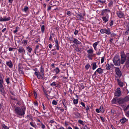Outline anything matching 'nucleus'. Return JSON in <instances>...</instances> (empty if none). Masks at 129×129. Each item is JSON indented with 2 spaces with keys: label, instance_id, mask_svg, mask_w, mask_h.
I'll return each mask as SVG.
<instances>
[{
  "label": "nucleus",
  "instance_id": "55",
  "mask_svg": "<svg viewBox=\"0 0 129 129\" xmlns=\"http://www.w3.org/2000/svg\"><path fill=\"white\" fill-rule=\"evenodd\" d=\"M78 31L76 30L75 29L74 32V34L75 35H77V34L78 33Z\"/></svg>",
  "mask_w": 129,
  "mask_h": 129
},
{
  "label": "nucleus",
  "instance_id": "47",
  "mask_svg": "<svg viewBox=\"0 0 129 129\" xmlns=\"http://www.w3.org/2000/svg\"><path fill=\"white\" fill-rule=\"evenodd\" d=\"M56 83V82H53L52 83L50 84V85L51 86H54L55 87Z\"/></svg>",
  "mask_w": 129,
  "mask_h": 129
},
{
  "label": "nucleus",
  "instance_id": "2",
  "mask_svg": "<svg viewBox=\"0 0 129 129\" xmlns=\"http://www.w3.org/2000/svg\"><path fill=\"white\" fill-rule=\"evenodd\" d=\"M25 107L22 106L21 108L19 107H16L15 109V113L17 115L20 116H22L25 114Z\"/></svg>",
  "mask_w": 129,
  "mask_h": 129
},
{
  "label": "nucleus",
  "instance_id": "21",
  "mask_svg": "<svg viewBox=\"0 0 129 129\" xmlns=\"http://www.w3.org/2000/svg\"><path fill=\"white\" fill-rule=\"evenodd\" d=\"M96 71H97V72L98 73L100 74L103 72V70L101 68H99L96 70Z\"/></svg>",
  "mask_w": 129,
  "mask_h": 129
},
{
  "label": "nucleus",
  "instance_id": "60",
  "mask_svg": "<svg viewBox=\"0 0 129 129\" xmlns=\"http://www.w3.org/2000/svg\"><path fill=\"white\" fill-rule=\"evenodd\" d=\"M113 4V2L112 1H111L108 4V6H110L111 5H112Z\"/></svg>",
  "mask_w": 129,
  "mask_h": 129
},
{
  "label": "nucleus",
  "instance_id": "42",
  "mask_svg": "<svg viewBox=\"0 0 129 129\" xmlns=\"http://www.w3.org/2000/svg\"><path fill=\"white\" fill-rule=\"evenodd\" d=\"M78 99H74L73 100V103H74L75 104H77L78 102Z\"/></svg>",
  "mask_w": 129,
  "mask_h": 129
},
{
  "label": "nucleus",
  "instance_id": "50",
  "mask_svg": "<svg viewBox=\"0 0 129 129\" xmlns=\"http://www.w3.org/2000/svg\"><path fill=\"white\" fill-rule=\"evenodd\" d=\"M10 98L11 100H14L17 101V99H15L14 97L12 96H10Z\"/></svg>",
  "mask_w": 129,
  "mask_h": 129
},
{
  "label": "nucleus",
  "instance_id": "3",
  "mask_svg": "<svg viewBox=\"0 0 129 129\" xmlns=\"http://www.w3.org/2000/svg\"><path fill=\"white\" fill-rule=\"evenodd\" d=\"M113 62L114 64L117 66H119L120 64V59L118 56H115L113 59Z\"/></svg>",
  "mask_w": 129,
  "mask_h": 129
},
{
  "label": "nucleus",
  "instance_id": "49",
  "mask_svg": "<svg viewBox=\"0 0 129 129\" xmlns=\"http://www.w3.org/2000/svg\"><path fill=\"white\" fill-rule=\"evenodd\" d=\"M67 15H68L69 16H70L72 15L71 12L70 11H68L67 12Z\"/></svg>",
  "mask_w": 129,
  "mask_h": 129
},
{
  "label": "nucleus",
  "instance_id": "7",
  "mask_svg": "<svg viewBox=\"0 0 129 129\" xmlns=\"http://www.w3.org/2000/svg\"><path fill=\"white\" fill-rule=\"evenodd\" d=\"M116 74L117 76L120 77L122 75V73L119 68L116 67L115 69Z\"/></svg>",
  "mask_w": 129,
  "mask_h": 129
},
{
  "label": "nucleus",
  "instance_id": "30",
  "mask_svg": "<svg viewBox=\"0 0 129 129\" xmlns=\"http://www.w3.org/2000/svg\"><path fill=\"white\" fill-rule=\"evenodd\" d=\"M26 49L29 53H30L32 50V49L29 46L27 47L26 48Z\"/></svg>",
  "mask_w": 129,
  "mask_h": 129
},
{
  "label": "nucleus",
  "instance_id": "20",
  "mask_svg": "<svg viewBox=\"0 0 129 129\" xmlns=\"http://www.w3.org/2000/svg\"><path fill=\"white\" fill-rule=\"evenodd\" d=\"M0 91L2 93V94H3L4 93L5 90L4 88L3 85H0Z\"/></svg>",
  "mask_w": 129,
  "mask_h": 129
},
{
  "label": "nucleus",
  "instance_id": "53",
  "mask_svg": "<svg viewBox=\"0 0 129 129\" xmlns=\"http://www.w3.org/2000/svg\"><path fill=\"white\" fill-rule=\"evenodd\" d=\"M16 49V48L10 47L9 49V51H12L13 49Z\"/></svg>",
  "mask_w": 129,
  "mask_h": 129
},
{
  "label": "nucleus",
  "instance_id": "56",
  "mask_svg": "<svg viewBox=\"0 0 129 129\" xmlns=\"http://www.w3.org/2000/svg\"><path fill=\"white\" fill-rule=\"evenodd\" d=\"M4 77L3 75L2 74H0V79H3Z\"/></svg>",
  "mask_w": 129,
  "mask_h": 129
},
{
  "label": "nucleus",
  "instance_id": "59",
  "mask_svg": "<svg viewBox=\"0 0 129 129\" xmlns=\"http://www.w3.org/2000/svg\"><path fill=\"white\" fill-rule=\"evenodd\" d=\"M3 83V79H0V85H2Z\"/></svg>",
  "mask_w": 129,
  "mask_h": 129
},
{
  "label": "nucleus",
  "instance_id": "32",
  "mask_svg": "<svg viewBox=\"0 0 129 129\" xmlns=\"http://www.w3.org/2000/svg\"><path fill=\"white\" fill-rule=\"evenodd\" d=\"M110 68H111V66H110L108 63H107L106 65V69L107 70H109Z\"/></svg>",
  "mask_w": 129,
  "mask_h": 129
},
{
  "label": "nucleus",
  "instance_id": "8",
  "mask_svg": "<svg viewBox=\"0 0 129 129\" xmlns=\"http://www.w3.org/2000/svg\"><path fill=\"white\" fill-rule=\"evenodd\" d=\"M117 16L120 18H123L124 17V14L121 11H117L116 13Z\"/></svg>",
  "mask_w": 129,
  "mask_h": 129
},
{
  "label": "nucleus",
  "instance_id": "33",
  "mask_svg": "<svg viewBox=\"0 0 129 129\" xmlns=\"http://www.w3.org/2000/svg\"><path fill=\"white\" fill-rule=\"evenodd\" d=\"M125 34L126 35H129V26H127L126 31L125 32Z\"/></svg>",
  "mask_w": 129,
  "mask_h": 129
},
{
  "label": "nucleus",
  "instance_id": "22",
  "mask_svg": "<svg viewBox=\"0 0 129 129\" xmlns=\"http://www.w3.org/2000/svg\"><path fill=\"white\" fill-rule=\"evenodd\" d=\"M55 47L57 49V50H59V45L58 43V41L57 39L55 40Z\"/></svg>",
  "mask_w": 129,
  "mask_h": 129
},
{
  "label": "nucleus",
  "instance_id": "52",
  "mask_svg": "<svg viewBox=\"0 0 129 129\" xmlns=\"http://www.w3.org/2000/svg\"><path fill=\"white\" fill-rule=\"evenodd\" d=\"M27 40H23L22 41V43L26 45L27 44Z\"/></svg>",
  "mask_w": 129,
  "mask_h": 129
},
{
  "label": "nucleus",
  "instance_id": "31",
  "mask_svg": "<svg viewBox=\"0 0 129 129\" xmlns=\"http://www.w3.org/2000/svg\"><path fill=\"white\" fill-rule=\"evenodd\" d=\"M28 9L29 8L28 7L25 6L24 7V9L22 10L23 11H24L25 12H26L28 10Z\"/></svg>",
  "mask_w": 129,
  "mask_h": 129
},
{
  "label": "nucleus",
  "instance_id": "36",
  "mask_svg": "<svg viewBox=\"0 0 129 129\" xmlns=\"http://www.w3.org/2000/svg\"><path fill=\"white\" fill-rule=\"evenodd\" d=\"M100 110L101 112L102 113H103L104 112V108L103 106H101L100 108Z\"/></svg>",
  "mask_w": 129,
  "mask_h": 129
},
{
  "label": "nucleus",
  "instance_id": "11",
  "mask_svg": "<svg viewBox=\"0 0 129 129\" xmlns=\"http://www.w3.org/2000/svg\"><path fill=\"white\" fill-rule=\"evenodd\" d=\"M56 124V123L53 120H51L49 122V125L51 126H54Z\"/></svg>",
  "mask_w": 129,
  "mask_h": 129
},
{
  "label": "nucleus",
  "instance_id": "43",
  "mask_svg": "<svg viewBox=\"0 0 129 129\" xmlns=\"http://www.w3.org/2000/svg\"><path fill=\"white\" fill-rule=\"evenodd\" d=\"M4 106L3 104H0V111L3 110Z\"/></svg>",
  "mask_w": 129,
  "mask_h": 129
},
{
  "label": "nucleus",
  "instance_id": "35",
  "mask_svg": "<svg viewBox=\"0 0 129 129\" xmlns=\"http://www.w3.org/2000/svg\"><path fill=\"white\" fill-rule=\"evenodd\" d=\"M42 106L43 110H42V112L44 113H45L46 112V111H45L46 108H45L44 105V104H42Z\"/></svg>",
  "mask_w": 129,
  "mask_h": 129
},
{
  "label": "nucleus",
  "instance_id": "15",
  "mask_svg": "<svg viewBox=\"0 0 129 129\" xmlns=\"http://www.w3.org/2000/svg\"><path fill=\"white\" fill-rule=\"evenodd\" d=\"M18 51L20 53H21L22 54H23L24 53H25V51L24 49L22 47H20L18 49Z\"/></svg>",
  "mask_w": 129,
  "mask_h": 129
},
{
  "label": "nucleus",
  "instance_id": "23",
  "mask_svg": "<svg viewBox=\"0 0 129 129\" xmlns=\"http://www.w3.org/2000/svg\"><path fill=\"white\" fill-rule=\"evenodd\" d=\"M53 70L56 73V75L58 74L60 71L58 67L56 68Z\"/></svg>",
  "mask_w": 129,
  "mask_h": 129
},
{
  "label": "nucleus",
  "instance_id": "24",
  "mask_svg": "<svg viewBox=\"0 0 129 129\" xmlns=\"http://www.w3.org/2000/svg\"><path fill=\"white\" fill-rule=\"evenodd\" d=\"M87 52L88 54H92L93 52V50L92 48H90L87 50Z\"/></svg>",
  "mask_w": 129,
  "mask_h": 129
},
{
  "label": "nucleus",
  "instance_id": "40",
  "mask_svg": "<svg viewBox=\"0 0 129 129\" xmlns=\"http://www.w3.org/2000/svg\"><path fill=\"white\" fill-rule=\"evenodd\" d=\"M78 122L80 124H82L83 125H84V122L82 120H78Z\"/></svg>",
  "mask_w": 129,
  "mask_h": 129
},
{
  "label": "nucleus",
  "instance_id": "29",
  "mask_svg": "<svg viewBox=\"0 0 129 129\" xmlns=\"http://www.w3.org/2000/svg\"><path fill=\"white\" fill-rule=\"evenodd\" d=\"M103 50L102 48L99 49L98 52L96 53L97 55H100L101 54V52H103Z\"/></svg>",
  "mask_w": 129,
  "mask_h": 129
},
{
  "label": "nucleus",
  "instance_id": "34",
  "mask_svg": "<svg viewBox=\"0 0 129 129\" xmlns=\"http://www.w3.org/2000/svg\"><path fill=\"white\" fill-rule=\"evenodd\" d=\"M77 18H78V20H81L83 18L82 15L80 14L77 15Z\"/></svg>",
  "mask_w": 129,
  "mask_h": 129
},
{
  "label": "nucleus",
  "instance_id": "28",
  "mask_svg": "<svg viewBox=\"0 0 129 129\" xmlns=\"http://www.w3.org/2000/svg\"><path fill=\"white\" fill-rule=\"evenodd\" d=\"M106 2V1L105 0L104 1H101L100 0H98V1H96V3H97L98 4H99V3H102V4H101V5H102L103 3H105Z\"/></svg>",
  "mask_w": 129,
  "mask_h": 129
},
{
  "label": "nucleus",
  "instance_id": "25",
  "mask_svg": "<svg viewBox=\"0 0 129 129\" xmlns=\"http://www.w3.org/2000/svg\"><path fill=\"white\" fill-rule=\"evenodd\" d=\"M92 69L93 70H94L97 67V66L96 64V63L95 62H93L92 63Z\"/></svg>",
  "mask_w": 129,
  "mask_h": 129
},
{
  "label": "nucleus",
  "instance_id": "38",
  "mask_svg": "<svg viewBox=\"0 0 129 129\" xmlns=\"http://www.w3.org/2000/svg\"><path fill=\"white\" fill-rule=\"evenodd\" d=\"M10 78L9 77H7V78H6L5 79V80L6 82L8 84H9L10 83Z\"/></svg>",
  "mask_w": 129,
  "mask_h": 129
},
{
  "label": "nucleus",
  "instance_id": "46",
  "mask_svg": "<svg viewBox=\"0 0 129 129\" xmlns=\"http://www.w3.org/2000/svg\"><path fill=\"white\" fill-rule=\"evenodd\" d=\"M19 73L20 74H24L23 71V69L19 70Z\"/></svg>",
  "mask_w": 129,
  "mask_h": 129
},
{
  "label": "nucleus",
  "instance_id": "17",
  "mask_svg": "<svg viewBox=\"0 0 129 129\" xmlns=\"http://www.w3.org/2000/svg\"><path fill=\"white\" fill-rule=\"evenodd\" d=\"M117 81L118 84L120 87H122L123 86V83L122 81H121L119 79H117Z\"/></svg>",
  "mask_w": 129,
  "mask_h": 129
},
{
  "label": "nucleus",
  "instance_id": "39",
  "mask_svg": "<svg viewBox=\"0 0 129 129\" xmlns=\"http://www.w3.org/2000/svg\"><path fill=\"white\" fill-rule=\"evenodd\" d=\"M41 31L42 33H43L45 30V26L44 25H43L41 27Z\"/></svg>",
  "mask_w": 129,
  "mask_h": 129
},
{
  "label": "nucleus",
  "instance_id": "18",
  "mask_svg": "<svg viewBox=\"0 0 129 129\" xmlns=\"http://www.w3.org/2000/svg\"><path fill=\"white\" fill-rule=\"evenodd\" d=\"M100 42L98 41L97 42H96L94 43L93 44V46L94 48V49L95 50L97 49L96 46Z\"/></svg>",
  "mask_w": 129,
  "mask_h": 129
},
{
  "label": "nucleus",
  "instance_id": "64",
  "mask_svg": "<svg viewBox=\"0 0 129 129\" xmlns=\"http://www.w3.org/2000/svg\"><path fill=\"white\" fill-rule=\"evenodd\" d=\"M126 114L127 117H129V111L126 112Z\"/></svg>",
  "mask_w": 129,
  "mask_h": 129
},
{
  "label": "nucleus",
  "instance_id": "6",
  "mask_svg": "<svg viewBox=\"0 0 129 129\" xmlns=\"http://www.w3.org/2000/svg\"><path fill=\"white\" fill-rule=\"evenodd\" d=\"M121 59L120 61L121 63V64H123L124 62L126 61V58L125 54L122 53L121 54Z\"/></svg>",
  "mask_w": 129,
  "mask_h": 129
},
{
  "label": "nucleus",
  "instance_id": "5",
  "mask_svg": "<svg viewBox=\"0 0 129 129\" xmlns=\"http://www.w3.org/2000/svg\"><path fill=\"white\" fill-rule=\"evenodd\" d=\"M121 95V89L119 87H118L114 93L115 96L117 97L120 96Z\"/></svg>",
  "mask_w": 129,
  "mask_h": 129
},
{
  "label": "nucleus",
  "instance_id": "4",
  "mask_svg": "<svg viewBox=\"0 0 129 129\" xmlns=\"http://www.w3.org/2000/svg\"><path fill=\"white\" fill-rule=\"evenodd\" d=\"M129 100V97L126 96L123 98H118V103L119 104H122L127 102Z\"/></svg>",
  "mask_w": 129,
  "mask_h": 129
},
{
  "label": "nucleus",
  "instance_id": "63",
  "mask_svg": "<svg viewBox=\"0 0 129 129\" xmlns=\"http://www.w3.org/2000/svg\"><path fill=\"white\" fill-rule=\"evenodd\" d=\"M113 24V20H111L110 22V23L109 24L110 26H112Z\"/></svg>",
  "mask_w": 129,
  "mask_h": 129
},
{
  "label": "nucleus",
  "instance_id": "54",
  "mask_svg": "<svg viewBox=\"0 0 129 129\" xmlns=\"http://www.w3.org/2000/svg\"><path fill=\"white\" fill-rule=\"evenodd\" d=\"M19 28V27H18V26L16 27V28L15 30L13 31L14 33H16L17 32V31H18L17 29Z\"/></svg>",
  "mask_w": 129,
  "mask_h": 129
},
{
  "label": "nucleus",
  "instance_id": "9",
  "mask_svg": "<svg viewBox=\"0 0 129 129\" xmlns=\"http://www.w3.org/2000/svg\"><path fill=\"white\" fill-rule=\"evenodd\" d=\"M100 32L101 34L105 33L108 35H109L111 33L109 29H102L100 30Z\"/></svg>",
  "mask_w": 129,
  "mask_h": 129
},
{
  "label": "nucleus",
  "instance_id": "10",
  "mask_svg": "<svg viewBox=\"0 0 129 129\" xmlns=\"http://www.w3.org/2000/svg\"><path fill=\"white\" fill-rule=\"evenodd\" d=\"M126 61L125 62V64L126 66H129V53L125 54Z\"/></svg>",
  "mask_w": 129,
  "mask_h": 129
},
{
  "label": "nucleus",
  "instance_id": "58",
  "mask_svg": "<svg viewBox=\"0 0 129 129\" xmlns=\"http://www.w3.org/2000/svg\"><path fill=\"white\" fill-rule=\"evenodd\" d=\"M105 58V57H102L101 59V63H102L104 62V59Z\"/></svg>",
  "mask_w": 129,
  "mask_h": 129
},
{
  "label": "nucleus",
  "instance_id": "27",
  "mask_svg": "<svg viewBox=\"0 0 129 129\" xmlns=\"http://www.w3.org/2000/svg\"><path fill=\"white\" fill-rule=\"evenodd\" d=\"M108 11L109 12L110 11V10H107V9H105V10H104L102 11L101 13V15L102 16H104L105 15V14L106 13V12L107 11Z\"/></svg>",
  "mask_w": 129,
  "mask_h": 129
},
{
  "label": "nucleus",
  "instance_id": "1",
  "mask_svg": "<svg viewBox=\"0 0 129 129\" xmlns=\"http://www.w3.org/2000/svg\"><path fill=\"white\" fill-rule=\"evenodd\" d=\"M43 66H41L40 69V72L39 71H35L34 74L38 79L43 80L45 79L44 71Z\"/></svg>",
  "mask_w": 129,
  "mask_h": 129
},
{
  "label": "nucleus",
  "instance_id": "12",
  "mask_svg": "<svg viewBox=\"0 0 129 129\" xmlns=\"http://www.w3.org/2000/svg\"><path fill=\"white\" fill-rule=\"evenodd\" d=\"M10 20V17L3 18L2 17H0V21H9Z\"/></svg>",
  "mask_w": 129,
  "mask_h": 129
},
{
  "label": "nucleus",
  "instance_id": "48",
  "mask_svg": "<svg viewBox=\"0 0 129 129\" xmlns=\"http://www.w3.org/2000/svg\"><path fill=\"white\" fill-rule=\"evenodd\" d=\"M62 104L63 105H66L67 101L65 99L63 100L62 102Z\"/></svg>",
  "mask_w": 129,
  "mask_h": 129
},
{
  "label": "nucleus",
  "instance_id": "19",
  "mask_svg": "<svg viewBox=\"0 0 129 129\" xmlns=\"http://www.w3.org/2000/svg\"><path fill=\"white\" fill-rule=\"evenodd\" d=\"M73 42L76 44H77L80 45L81 44V42L79 41L77 39L75 38H73Z\"/></svg>",
  "mask_w": 129,
  "mask_h": 129
},
{
  "label": "nucleus",
  "instance_id": "26",
  "mask_svg": "<svg viewBox=\"0 0 129 129\" xmlns=\"http://www.w3.org/2000/svg\"><path fill=\"white\" fill-rule=\"evenodd\" d=\"M127 119L124 117L123 118L120 120L121 123L123 124L125 123Z\"/></svg>",
  "mask_w": 129,
  "mask_h": 129
},
{
  "label": "nucleus",
  "instance_id": "37",
  "mask_svg": "<svg viewBox=\"0 0 129 129\" xmlns=\"http://www.w3.org/2000/svg\"><path fill=\"white\" fill-rule=\"evenodd\" d=\"M54 34L53 33L51 34H50V36L49 40L50 41H52V38L53 37Z\"/></svg>",
  "mask_w": 129,
  "mask_h": 129
},
{
  "label": "nucleus",
  "instance_id": "51",
  "mask_svg": "<svg viewBox=\"0 0 129 129\" xmlns=\"http://www.w3.org/2000/svg\"><path fill=\"white\" fill-rule=\"evenodd\" d=\"M3 126L5 129H9V127L6 126L5 124H4L3 125Z\"/></svg>",
  "mask_w": 129,
  "mask_h": 129
},
{
  "label": "nucleus",
  "instance_id": "14",
  "mask_svg": "<svg viewBox=\"0 0 129 129\" xmlns=\"http://www.w3.org/2000/svg\"><path fill=\"white\" fill-rule=\"evenodd\" d=\"M6 64L10 68H12L13 64L11 60L8 61H6Z\"/></svg>",
  "mask_w": 129,
  "mask_h": 129
},
{
  "label": "nucleus",
  "instance_id": "61",
  "mask_svg": "<svg viewBox=\"0 0 129 129\" xmlns=\"http://www.w3.org/2000/svg\"><path fill=\"white\" fill-rule=\"evenodd\" d=\"M61 86L59 84L56 83L55 87H57L58 88H60Z\"/></svg>",
  "mask_w": 129,
  "mask_h": 129
},
{
  "label": "nucleus",
  "instance_id": "41",
  "mask_svg": "<svg viewBox=\"0 0 129 129\" xmlns=\"http://www.w3.org/2000/svg\"><path fill=\"white\" fill-rule=\"evenodd\" d=\"M52 104L53 105H56L57 104V102L55 100H53L52 101Z\"/></svg>",
  "mask_w": 129,
  "mask_h": 129
},
{
  "label": "nucleus",
  "instance_id": "45",
  "mask_svg": "<svg viewBox=\"0 0 129 129\" xmlns=\"http://www.w3.org/2000/svg\"><path fill=\"white\" fill-rule=\"evenodd\" d=\"M92 54H87L88 57L89 58H90L91 60L92 59V57L93 56Z\"/></svg>",
  "mask_w": 129,
  "mask_h": 129
},
{
  "label": "nucleus",
  "instance_id": "44",
  "mask_svg": "<svg viewBox=\"0 0 129 129\" xmlns=\"http://www.w3.org/2000/svg\"><path fill=\"white\" fill-rule=\"evenodd\" d=\"M90 66L89 63L87 64L86 65L85 67V68L87 70L90 67Z\"/></svg>",
  "mask_w": 129,
  "mask_h": 129
},
{
  "label": "nucleus",
  "instance_id": "57",
  "mask_svg": "<svg viewBox=\"0 0 129 129\" xmlns=\"http://www.w3.org/2000/svg\"><path fill=\"white\" fill-rule=\"evenodd\" d=\"M56 78H57V79H58L59 78V77L58 76H54L52 78L53 80H54Z\"/></svg>",
  "mask_w": 129,
  "mask_h": 129
},
{
  "label": "nucleus",
  "instance_id": "62",
  "mask_svg": "<svg viewBox=\"0 0 129 129\" xmlns=\"http://www.w3.org/2000/svg\"><path fill=\"white\" fill-rule=\"evenodd\" d=\"M100 117L101 118V120H102V122H104L105 121V119H104V118L103 117L100 116Z\"/></svg>",
  "mask_w": 129,
  "mask_h": 129
},
{
  "label": "nucleus",
  "instance_id": "13",
  "mask_svg": "<svg viewBox=\"0 0 129 129\" xmlns=\"http://www.w3.org/2000/svg\"><path fill=\"white\" fill-rule=\"evenodd\" d=\"M118 98L117 97L114 98L111 101L112 103L113 104H117L118 103Z\"/></svg>",
  "mask_w": 129,
  "mask_h": 129
},
{
  "label": "nucleus",
  "instance_id": "16",
  "mask_svg": "<svg viewBox=\"0 0 129 129\" xmlns=\"http://www.w3.org/2000/svg\"><path fill=\"white\" fill-rule=\"evenodd\" d=\"M108 14L106 15V16H104L102 17L103 20L105 22H106L108 21Z\"/></svg>",
  "mask_w": 129,
  "mask_h": 129
}]
</instances>
